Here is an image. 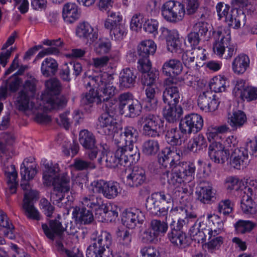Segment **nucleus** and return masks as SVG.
Instances as JSON below:
<instances>
[{
  "mask_svg": "<svg viewBox=\"0 0 257 257\" xmlns=\"http://www.w3.org/2000/svg\"><path fill=\"white\" fill-rule=\"evenodd\" d=\"M44 166V184L47 186L52 184L54 186V189L51 194V201L59 207H67L70 205L68 197H65V193L70 189L69 177L65 174H58L60 169L57 164L45 161Z\"/></svg>",
  "mask_w": 257,
  "mask_h": 257,
  "instance_id": "f257e3e1",
  "label": "nucleus"
},
{
  "mask_svg": "<svg viewBox=\"0 0 257 257\" xmlns=\"http://www.w3.org/2000/svg\"><path fill=\"white\" fill-rule=\"evenodd\" d=\"M32 160V158H26L21 165V186L24 192L22 209L28 219L39 220L40 219V214L34 205V201L38 199L39 194L37 191L32 189L28 182L37 173L36 164L33 163Z\"/></svg>",
  "mask_w": 257,
  "mask_h": 257,
  "instance_id": "f03ea898",
  "label": "nucleus"
},
{
  "mask_svg": "<svg viewBox=\"0 0 257 257\" xmlns=\"http://www.w3.org/2000/svg\"><path fill=\"white\" fill-rule=\"evenodd\" d=\"M112 77L105 72L86 78L85 85L90 89L88 92L82 95L81 103L88 104L95 102L99 104L112 97L115 88L112 84Z\"/></svg>",
  "mask_w": 257,
  "mask_h": 257,
  "instance_id": "7ed1b4c3",
  "label": "nucleus"
},
{
  "mask_svg": "<svg viewBox=\"0 0 257 257\" xmlns=\"http://www.w3.org/2000/svg\"><path fill=\"white\" fill-rule=\"evenodd\" d=\"M46 90L42 95V100L46 110L64 107L67 100L65 97L60 95L61 86L60 81L55 78L45 82Z\"/></svg>",
  "mask_w": 257,
  "mask_h": 257,
  "instance_id": "20e7f679",
  "label": "nucleus"
},
{
  "mask_svg": "<svg viewBox=\"0 0 257 257\" xmlns=\"http://www.w3.org/2000/svg\"><path fill=\"white\" fill-rule=\"evenodd\" d=\"M172 173L167 169L164 174H166L168 183L174 188L179 187L185 182H190L194 178L195 168L193 164L187 162H179L174 166Z\"/></svg>",
  "mask_w": 257,
  "mask_h": 257,
  "instance_id": "39448f33",
  "label": "nucleus"
},
{
  "mask_svg": "<svg viewBox=\"0 0 257 257\" xmlns=\"http://www.w3.org/2000/svg\"><path fill=\"white\" fill-rule=\"evenodd\" d=\"M139 138V133L136 128L132 126L124 127L118 138L114 139L115 143L120 148L125 150L127 154L134 158V160L139 161L140 153L138 148L134 147Z\"/></svg>",
  "mask_w": 257,
  "mask_h": 257,
  "instance_id": "423d86ee",
  "label": "nucleus"
},
{
  "mask_svg": "<svg viewBox=\"0 0 257 257\" xmlns=\"http://www.w3.org/2000/svg\"><path fill=\"white\" fill-rule=\"evenodd\" d=\"M172 202V197L169 194L164 191L156 192L147 199L146 207L153 215L163 216L168 214L169 206L167 205Z\"/></svg>",
  "mask_w": 257,
  "mask_h": 257,
  "instance_id": "0eeeda50",
  "label": "nucleus"
},
{
  "mask_svg": "<svg viewBox=\"0 0 257 257\" xmlns=\"http://www.w3.org/2000/svg\"><path fill=\"white\" fill-rule=\"evenodd\" d=\"M214 35L215 39H219L220 38V40H216L213 44V50L215 54L221 59H231L236 53L237 45L230 42L229 34L226 37L222 36L221 31L214 32Z\"/></svg>",
  "mask_w": 257,
  "mask_h": 257,
  "instance_id": "6e6552de",
  "label": "nucleus"
},
{
  "mask_svg": "<svg viewBox=\"0 0 257 257\" xmlns=\"http://www.w3.org/2000/svg\"><path fill=\"white\" fill-rule=\"evenodd\" d=\"M111 236L107 231H102L95 239V242L87 249L86 257H113L111 253L106 250L111 244Z\"/></svg>",
  "mask_w": 257,
  "mask_h": 257,
  "instance_id": "1a4fd4ad",
  "label": "nucleus"
},
{
  "mask_svg": "<svg viewBox=\"0 0 257 257\" xmlns=\"http://www.w3.org/2000/svg\"><path fill=\"white\" fill-rule=\"evenodd\" d=\"M42 228L46 236L52 240L55 236H60L64 231L68 234L75 236L76 238H78L80 230L78 227L71 223L64 228L62 226L61 222L57 219L52 220L50 221V227L46 224H42Z\"/></svg>",
  "mask_w": 257,
  "mask_h": 257,
  "instance_id": "9d476101",
  "label": "nucleus"
},
{
  "mask_svg": "<svg viewBox=\"0 0 257 257\" xmlns=\"http://www.w3.org/2000/svg\"><path fill=\"white\" fill-rule=\"evenodd\" d=\"M123 149L117 147L115 153H108L106 156L105 165L110 168L125 167L138 162L127 154Z\"/></svg>",
  "mask_w": 257,
  "mask_h": 257,
  "instance_id": "9b49d317",
  "label": "nucleus"
},
{
  "mask_svg": "<svg viewBox=\"0 0 257 257\" xmlns=\"http://www.w3.org/2000/svg\"><path fill=\"white\" fill-rule=\"evenodd\" d=\"M93 193L102 194L108 199L115 198L121 192L120 185L117 182H106L103 180L94 181L91 183Z\"/></svg>",
  "mask_w": 257,
  "mask_h": 257,
  "instance_id": "f8f14e48",
  "label": "nucleus"
},
{
  "mask_svg": "<svg viewBox=\"0 0 257 257\" xmlns=\"http://www.w3.org/2000/svg\"><path fill=\"white\" fill-rule=\"evenodd\" d=\"M183 65L181 62L177 59H170L165 61L162 67V74L168 77L164 80L166 85L175 83V78L182 72Z\"/></svg>",
  "mask_w": 257,
  "mask_h": 257,
  "instance_id": "ddd939ff",
  "label": "nucleus"
},
{
  "mask_svg": "<svg viewBox=\"0 0 257 257\" xmlns=\"http://www.w3.org/2000/svg\"><path fill=\"white\" fill-rule=\"evenodd\" d=\"M253 192V188L247 186L241 194V209L243 214L250 217H255L257 215L256 205L251 198Z\"/></svg>",
  "mask_w": 257,
  "mask_h": 257,
  "instance_id": "4468645a",
  "label": "nucleus"
},
{
  "mask_svg": "<svg viewBox=\"0 0 257 257\" xmlns=\"http://www.w3.org/2000/svg\"><path fill=\"white\" fill-rule=\"evenodd\" d=\"M182 129L187 133H197L199 132L203 125L202 116L197 113H191L185 116L180 122Z\"/></svg>",
  "mask_w": 257,
  "mask_h": 257,
  "instance_id": "2eb2a0df",
  "label": "nucleus"
},
{
  "mask_svg": "<svg viewBox=\"0 0 257 257\" xmlns=\"http://www.w3.org/2000/svg\"><path fill=\"white\" fill-rule=\"evenodd\" d=\"M229 155V150L225 149L220 142H212L209 146V157L215 163L224 164L228 160Z\"/></svg>",
  "mask_w": 257,
  "mask_h": 257,
  "instance_id": "dca6fc26",
  "label": "nucleus"
},
{
  "mask_svg": "<svg viewBox=\"0 0 257 257\" xmlns=\"http://www.w3.org/2000/svg\"><path fill=\"white\" fill-rule=\"evenodd\" d=\"M210 226L204 222L196 220L194 224L191 226L189 233L192 240L197 241L198 243H204L206 238H210Z\"/></svg>",
  "mask_w": 257,
  "mask_h": 257,
  "instance_id": "f3484780",
  "label": "nucleus"
},
{
  "mask_svg": "<svg viewBox=\"0 0 257 257\" xmlns=\"http://www.w3.org/2000/svg\"><path fill=\"white\" fill-rule=\"evenodd\" d=\"M141 119L144 135L154 138L159 136L160 126L159 120L156 116L148 114L144 115Z\"/></svg>",
  "mask_w": 257,
  "mask_h": 257,
  "instance_id": "a211bd4d",
  "label": "nucleus"
},
{
  "mask_svg": "<svg viewBox=\"0 0 257 257\" xmlns=\"http://www.w3.org/2000/svg\"><path fill=\"white\" fill-rule=\"evenodd\" d=\"M198 105L205 112L214 111L218 108L219 102L211 91L202 92L198 96Z\"/></svg>",
  "mask_w": 257,
  "mask_h": 257,
  "instance_id": "6ab92c4d",
  "label": "nucleus"
},
{
  "mask_svg": "<svg viewBox=\"0 0 257 257\" xmlns=\"http://www.w3.org/2000/svg\"><path fill=\"white\" fill-rule=\"evenodd\" d=\"M144 219V213L137 209H126L122 213V222L128 228H134L137 223L142 224Z\"/></svg>",
  "mask_w": 257,
  "mask_h": 257,
  "instance_id": "aec40b11",
  "label": "nucleus"
},
{
  "mask_svg": "<svg viewBox=\"0 0 257 257\" xmlns=\"http://www.w3.org/2000/svg\"><path fill=\"white\" fill-rule=\"evenodd\" d=\"M116 120L111 114L104 113L98 119V126L101 133L110 136L117 131Z\"/></svg>",
  "mask_w": 257,
  "mask_h": 257,
  "instance_id": "412c9836",
  "label": "nucleus"
},
{
  "mask_svg": "<svg viewBox=\"0 0 257 257\" xmlns=\"http://www.w3.org/2000/svg\"><path fill=\"white\" fill-rule=\"evenodd\" d=\"M180 156L177 150L171 149L170 147H166L162 151L161 156L159 158V164L164 168L173 167L177 165L180 160Z\"/></svg>",
  "mask_w": 257,
  "mask_h": 257,
  "instance_id": "4be33fe9",
  "label": "nucleus"
},
{
  "mask_svg": "<svg viewBox=\"0 0 257 257\" xmlns=\"http://www.w3.org/2000/svg\"><path fill=\"white\" fill-rule=\"evenodd\" d=\"M187 134L179 124V128L173 127L168 129L165 135L166 142L171 146H180L187 139Z\"/></svg>",
  "mask_w": 257,
  "mask_h": 257,
  "instance_id": "5701e85b",
  "label": "nucleus"
},
{
  "mask_svg": "<svg viewBox=\"0 0 257 257\" xmlns=\"http://www.w3.org/2000/svg\"><path fill=\"white\" fill-rule=\"evenodd\" d=\"M146 179L145 170L138 167H134L126 178V185L130 188H138L144 184Z\"/></svg>",
  "mask_w": 257,
  "mask_h": 257,
  "instance_id": "b1692460",
  "label": "nucleus"
},
{
  "mask_svg": "<svg viewBox=\"0 0 257 257\" xmlns=\"http://www.w3.org/2000/svg\"><path fill=\"white\" fill-rule=\"evenodd\" d=\"M163 16H181L185 14L184 6L179 2L169 1L162 7Z\"/></svg>",
  "mask_w": 257,
  "mask_h": 257,
  "instance_id": "393cba45",
  "label": "nucleus"
},
{
  "mask_svg": "<svg viewBox=\"0 0 257 257\" xmlns=\"http://www.w3.org/2000/svg\"><path fill=\"white\" fill-rule=\"evenodd\" d=\"M5 175L7 178L8 190L7 192L11 194H14L17 191V186L18 182L17 173L16 171L15 166L14 165H5L3 168Z\"/></svg>",
  "mask_w": 257,
  "mask_h": 257,
  "instance_id": "a878e982",
  "label": "nucleus"
},
{
  "mask_svg": "<svg viewBox=\"0 0 257 257\" xmlns=\"http://www.w3.org/2000/svg\"><path fill=\"white\" fill-rule=\"evenodd\" d=\"M5 175L7 178L8 190L7 192L11 194H14L17 191V186L18 182L17 173L16 171L15 166L14 165H5L3 168Z\"/></svg>",
  "mask_w": 257,
  "mask_h": 257,
  "instance_id": "bb28decb",
  "label": "nucleus"
},
{
  "mask_svg": "<svg viewBox=\"0 0 257 257\" xmlns=\"http://www.w3.org/2000/svg\"><path fill=\"white\" fill-rule=\"evenodd\" d=\"M246 121V114L241 110H235L228 113L227 122L233 130L240 128Z\"/></svg>",
  "mask_w": 257,
  "mask_h": 257,
  "instance_id": "cd10ccee",
  "label": "nucleus"
},
{
  "mask_svg": "<svg viewBox=\"0 0 257 257\" xmlns=\"http://www.w3.org/2000/svg\"><path fill=\"white\" fill-rule=\"evenodd\" d=\"M72 215L75 221L81 224H89L93 220L91 211L84 207L76 206L73 208Z\"/></svg>",
  "mask_w": 257,
  "mask_h": 257,
  "instance_id": "c85d7f7f",
  "label": "nucleus"
},
{
  "mask_svg": "<svg viewBox=\"0 0 257 257\" xmlns=\"http://www.w3.org/2000/svg\"><path fill=\"white\" fill-rule=\"evenodd\" d=\"M34 96L20 91L16 102L17 108L20 111H26L33 108Z\"/></svg>",
  "mask_w": 257,
  "mask_h": 257,
  "instance_id": "c756f323",
  "label": "nucleus"
},
{
  "mask_svg": "<svg viewBox=\"0 0 257 257\" xmlns=\"http://www.w3.org/2000/svg\"><path fill=\"white\" fill-rule=\"evenodd\" d=\"M58 69L57 61L51 58H45L41 63V72L45 77H51L56 74Z\"/></svg>",
  "mask_w": 257,
  "mask_h": 257,
  "instance_id": "7c9ffc66",
  "label": "nucleus"
},
{
  "mask_svg": "<svg viewBox=\"0 0 257 257\" xmlns=\"http://www.w3.org/2000/svg\"><path fill=\"white\" fill-rule=\"evenodd\" d=\"M136 74L133 70L126 68L123 69L119 74V84L121 87L130 88L136 82Z\"/></svg>",
  "mask_w": 257,
  "mask_h": 257,
  "instance_id": "2f4dec72",
  "label": "nucleus"
},
{
  "mask_svg": "<svg viewBox=\"0 0 257 257\" xmlns=\"http://www.w3.org/2000/svg\"><path fill=\"white\" fill-rule=\"evenodd\" d=\"M249 57L243 54L236 56L232 62L233 71L237 74L244 73L249 65Z\"/></svg>",
  "mask_w": 257,
  "mask_h": 257,
  "instance_id": "473e14b6",
  "label": "nucleus"
},
{
  "mask_svg": "<svg viewBox=\"0 0 257 257\" xmlns=\"http://www.w3.org/2000/svg\"><path fill=\"white\" fill-rule=\"evenodd\" d=\"M247 157L248 151L245 148H237L231 152L230 164L233 168L239 169L244 160Z\"/></svg>",
  "mask_w": 257,
  "mask_h": 257,
  "instance_id": "72a5a7b5",
  "label": "nucleus"
},
{
  "mask_svg": "<svg viewBox=\"0 0 257 257\" xmlns=\"http://www.w3.org/2000/svg\"><path fill=\"white\" fill-rule=\"evenodd\" d=\"M180 94L176 86L167 87L163 93V102L168 105H176L179 101Z\"/></svg>",
  "mask_w": 257,
  "mask_h": 257,
  "instance_id": "f704fd0d",
  "label": "nucleus"
},
{
  "mask_svg": "<svg viewBox=\"0 0 257 257\" xmlns=\"http://www.w3.org/2000/svg\"><path fill=\"white\" fill-rule=\"evenodd\" d=\"M79 142L84 149H91L95 147L96 139L91 132L85 129L79 132Z\"/></svg>",
  "mask_w": 257,
  "mask_h": 257,
  "instance_id": "c9c22d12",
  "label": "nucleus"
},
{
  "mask_svg": "<svg viewBox=\"0 0 257 257\" xmlns=\"http://www.w3.org/2000/svg\"><path fill=\"white\" fill-rule=\"evenodd\" d=\"M183 113L180 106L168 105L163 110V115L165 119L170 123H174L179 119Z\"/></svg>",
  "mask_w": 257,
  "mask_h": 257,
  "instance_id": "e433bc0d",
  "label": "nucleus"
},
{
  "mask_svg": "<svg viewBox=\"0 0 257 257\" xmlns=\"http://www.w3.org/2000/svg\"><path fill=\"white\" fill-rule=\"evenodd\" d=\"M156 48V45L152 40H148L143 41L138 46L139 58L148 59L149 55L155 53Z\"/></svg>",
  "mask_w": 257,
  "mask_h": 257,
  "instance_id": "4c0bfd02",
  "label": "nucleus"
},
{
  "mask_svg": "<svg viewBox=\"0 0 257 257\" xmlns=\"http://www.w3.org/2000/svg\"><path fill=\"white\" fill-rule=\"evenodd\" d=\"M198 199L203 203H209L214 197V193L212 191V186L207 183L199 186L196 191Z\"/></svg>",
  "mask_w": 257,
  "mask_h": 257,
  "instance_id": "58836bf2",
  "label": "nucleus"
},
{
  "mask_svg": "<svg viewBox=\"0 0 257 257\" xmlns=\"http://www.w3.org/2000/svg\"><path fill=\"white\" fill-rule=\"evenodd\" d=\"M93 29L87 22L80 23L76 30V35L80 38L85 39L91 41L97 39L95 34H93Z\"/></svg>",
  "mask_w": 257,
  "mask_h": 257,
  "instance_id": "ea45409f",
  "label": "nucleus"
},
{
  "mask_svg": "<svg viewBox=\"0 0 257 257\" xmlns=\"http://www.w3.org/2000/svg\"><path fill=\"white\" fill-rule=\"evenodd\" d=\"M165 216V221L153 219L150 223V227L158 236H163L168 230L167 222L170 221V213Z\"/></svg>",
  "mask_w": 257,
  "mask_h": 257,
  "instance_id": "a19ab883",
  "label": "nucleus"
},
{
  "mask_svg": "<svg viewBox=\"0 0 257 257\" xmlns=\"http://www.w3.org/2000/svg\"><path fill=\"white\" fill-rule=\"evenodd\" d=\"M160 149L158 141L149 139L144 141L142 146V151L144 155L148 157L155 156Z\"/></svg>",
  "mask_w": 257,
  "mask_h": 257,
  "instance_id": "79ce46f5",
  "label": "nucleus"
},
{
  "mask_svg": "<svg viewBox=\"0 0 257 257\" xmlns=\"http://www.w3.org/2000/svg\"><path fill=\"white\" fill-rule=\"evenodd\" d=\"M170 241L178 247H184L187 244V238L185 233L177 229H172L168 234Z\"/></svg>",
  "mask_w": 257,
  "mask_h": 257,
  "instance_id": "37998d69",
  "label": "nucleus"
},
{
  "mask_svg": "<svg viewBox=\"0 0 257 257\" xmlns=\"http://www.w3.org/2000/svg\"><path fill=\"white\" fill-rule=\"evenodd\" d=\"M207 146V144L205 138L202 134H199L194 137L189 141L188 148L193 153H198L204 148H206Z\"/></svg>",
  "mask_w": 257,
  "mask_h": 257,
  "instance_id": "c03bdc74",
  "label": "nucleus"
},
{
  "mask_svg": "<svg viewBox=\"0 0 257 257\" xmlns=\"http://www.w3.org/2000/svg\"><path fill=\"white\" fill-rule=\"evenodd\" d=\"M0 226L3 228V232L6 237L10 239L15 238L14 226L4 212H0Z\"/></svg>",
  "mask_w": 257,
  "mask_h": 257,
  "instance_id": "a18cd8bd",
  "label": "nucleus"
},
{
  "mask_svg": "<svg viewBox=\"0 0 257 257\" xmlns=\"http://www.w3.org/2000/svg\"><path fill=\"white\" fill-rule=\"evenodd\" d=\"M81 203L83 207H87L88 208L96 209L100 206H103V199L95 195H89L82 198Z\"/></svg>",
  "mask_w": 257,
  "mask_h": 257,
  "instance_id": "49530a36",
  "label": "nucleus"
},
{
  "mask_svg": "<svg viewBox=\"0 0 257 257\" xmlns=\"http://www.w3.org/2000/svg\"><path fill=\"white\" fill-rule=\"evenodd\" d=\"M227 79L224 77L220 76L213 78L210 81L209 87L210 91L219 93L224 92L228 85Z\"/></svg>",
  "mask_w": 257,
  "mask_h": 257,
  "instance_id": "de8ad7c7",
  "label": "nucleus"
},
{
  "mask_svg": "<svg viewBox=\"0 0 257 257\" xmlns=\"http://www.w3.org/2000/svg\"><path fill=\"white\" fill-rule=\"evenodd\" d=\"M255 224L250 221L239 219L234 224L235 231L237 234H245L249 233L255 227Z\"/></svg>",
  "mask_w": 257,
  "mask_h": 257,
  "instance_id": "09e8293b",
  "label": "nucleus"
},
{
  "mask_svg": "<svg viewBox=\"0 0 257 257\" xmlns=\"http://www.w3.org/2000/svg\"><path fill=\"white\" fill-rule=\"evenodd\" d=\"M225 185L227 189L231 191L235 190L236 191H240L241 194L242 193L244 190L243 183L238 178L235 177H227L225 181Z\"/></svg>",
  "mask_w": 257,
  "mask_h": 257,
  "instance_id": "8fccbe9b",
  "label": "nucleus"
},
{
  "mask_svg": "<svg viewBox=\"0 0 257 257\" xmlns=\"http://www.w3.org/2000/svg\"><path fill=\"white\" fill-rule=\"evenodd\" d=\"M168 50L172 53L181 52V43L179 40V34L174 33L166 41Z\"/></svg>",
  "mask_w": 257,
  "mask_h": 257,
  "instance_id": "3c124183",
  "label": "nucleus"
},
{
  "mask_svg": "<svg viewBox=\"0 0 257 257\" xmlns=\"http://www.w3.org/2000/svg\"><path fill=\"white\" fill-rule=\"evenodd\" d=\"M158 79L159 72L156 70H152L142 75V83L146 86H155Z\"/></svg>",
  "mask_w": 257,
  "mask_h": 257,
  "instance_id": "603ef678",
  "label": "nucleus"
},
{
  "mask_svg": "<svg viewBox=\"0 0 257 257\" xmlns=\"http://www.w3.org/2000/svg\"><path fill=\"white\" fill-rule=\"evenodd\" d=\"M223 131V127H209L206 133L208 140L211 143L220 142Z\"/></svg>",
  "mask_w": 257,
  "mask_h": 257,
  "instance_id": "864d4df0",
  "label": "nucleus"
},
{
  "mask_svg": "<svg viewBox=\"0 0 257 257\" xmlns=\"http://www.w3.org/2000/svg\"><path fill=\"white\" fill-rule=\"evenodd\" d=\"M63 16H76L81 15V10L74 3H67L63 6L62 10Z\"/></svg>",
  "mask_w": 257,
  "mask_h": 257,
  "instance_id": "5fc2aeb1",
  "label": "nucleus"
},
{
  "mask_svg": "<svg viewBox=\"0 0 257 257\" xmlns=\"http://www.w3.org/2000/svg\"><path fill=\"white\" fill-rule=\"evenodd\" d=\"M127 34V30L125 26V21L118 25L112 31L110 32L112 39L115 41H121L124 39Z\"/></svg>",
  "mask_w": 257,
  "mask_h": 257,
  "instance_id": "6e6d98bb",
  "label": "nucleus"
},
{
  "mask_svg": "<svg viewBox=\"0 0 257 257\" xmlns=\"http://www.w3.org/2000/svg\"><path fill=\"white\" fill-rule=\"evenodd\" d=\"M128 112L126 116L130 117H135L139 115L142 109V106L140 102L137 99H135L127 106Z\"/></svg>",
  "mask_w": 257,
  "mask_h": 257,
  "instance_id": "4d7b16f0",
  "label": "nucleus"
},
{
  "mask_svg": "<svg viewBox=\"0 0 257 257\" xmlns=\"http://www.w3.org/2000/svg\"><path fill=\"white\" fill-rule=\"evenodd\" d=\"M208 240L209 241L204 243L203 245L207 248L208 252L211 253L218 249L223 243V238L221 236H211Z\"/></svg>",
  "mask_w": 257,
  "mask_h": 257,
  "instance_id": "13d9d810",
  "label": "nucleus"
},
{
  "mask_svg": "<svg viewBox=\"0 0 257 257\" xmlns=\"http://www.w3.org/2000/svg\"><path fill=\"white\" fill-rule=\"evenodd\" d=\"M73 166L77 170H92L96 168V165L93 162L81 158H76L74 160Z\"/></svg>",
  "mask_w": 257,
  "mask_h": 257,
  "instance_id": "bf43d9fd",
  "label": "nucleus"
},
{
  "mask_svg": "<svg viewBox=\"0 0 257 257\" xmlns=\"http://www.w3.org/2000/svg\"><path fill=\"white\" fill-rule=\"evenodd\" d=\"M212 224L213 226L210 227V235L215 236L219 234L223 229L224 224L222 219L217 215H213V219L212 220Z\"/></svg>",
  "mask_w": 257,
  "mask_h": 257,
  "instance_id": "052dcab7",
  "label": "nucleus"
},
{
  "mask_svg": "<svg viewBox=\"0 0 257 257\" xmlns=\"http://www.w3.org/2000/svg\"><path fill=\"white\" fill-rule=\"evenodd\" d=\"M37 80L35 78H30L25 81L23 88L20 91L33 96H35L36 90Z\"/></svg>",
  "mask_w": 257,
  "mask_h": 257,
  "instance_id": "680f3d73",
  "label": "nucleus"
},
{
  "mask_svg": "<svg viewBox=\"0 0 257 257\" xmlns=\"http://www.w3.org/2000/svg\"><path fill=\"white\" fill-rule=\"evenodd\" d=\"M117 210L118 208L115 205L111 204L104 206L103 208V212L107 221L111 222L117 217L118 214Z\"/></svg>",
  "mask_w": 257,
  "mask_h": 257,
  "instance_id": "e2e57ef3",
  "label": "nucleus"
},
{
  "mask_svg": "<svg viewBox=\"0 0 257 257\" xmlns=\"http://www.w3.org/2000/svg\"><path fill=\"white\" fill-rule=\"evenodd\" d=\"M158 28V22L157 20L149 19L147 17L145 18L143 28L146 32L154 34L155 35L157 33Z\"/></svg>",
  "mask_w": 257,
  "mask_h": 257,
  "instance_id": "0e129e2a",
  "label": "nucleus"
},
{
  "mask_svg": "<svg viewBox=\"0 0 257 257\" xmlns=\"http://www.w3.org/2000/svg\"><path fill=\"white\" fill-rule=\"evenodd\" d=\"M171 212H176L179 214H185V219L186 220L187 224L190 223V221L194 222L196 221L197 218V215L194 212H189L186 209L183 207L182 206L176 207L173 208Z\"/></svg>",
  "mask_w": 257,
  "mask_h": 257,
  "instance_id": "69168bd1",
  "label": "nucleus"
},
{
  "mask_svg": "<svg viewBox=\"0 0 257 257\" xmlns=\"http://www.w3.org/2000/svg\"><path fill=\"white\" fill-rule=\"evenodd\" d=\"M217 209L219 213L224 216L228 215L232 211L231 201L229 199L221 200L218 204Z\"/></svg>",
  "mask_w": 257,
  "mask_h": 257,
  "instance_id": "338daca9",
  "label": "nucleus"
},
{
  "mask_svg": "<svg viewBox=\"0 0 257 257\" xmlns=\"http://www.w3.org/2000/svg\"><path fill=\"white\" fill-rule=\"evenodd\" d=\"M135 99L131 93L124 92L121 93L118 97L120 109L122 111L125 106H128Z\"/></svg>",
  "mask_w": 257,
  "mask_h": 257,
  "instance_id": "774afa93",
  "label": "nucleus"
}]
</instances>
